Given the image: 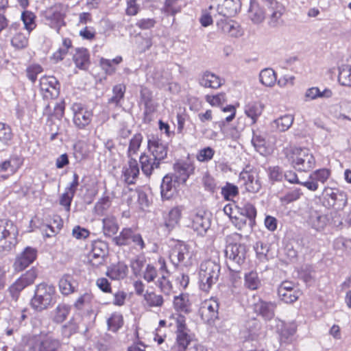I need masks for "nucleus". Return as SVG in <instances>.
<instances>
[{
    "label": "nucleus",
    "mask_w": 351,
    "mask_h": 351,
    "mask_svg": "<svg viewBox=\"0 0 351 351\" xmlns=\"http://www.w3.org/2000/svg\"><path fill=\"white\" fill-rule=\"evenodd\" d=\"M286 156L291 166L298 171H308L315 165L313 155L306 148H291L287 151Z\"/></svg>",
    "instance_id": "f257e3e1"
},
{
    "label": "nucleus",
    "mask_w": 351,
    "mask_h": 351,
    "mask_svg": "<svg viewBox=\"0 0 351 351\" xmlns=\"http://www.w3.org/2000/svg\"><path fill=\"white\" fill-rule=\"evenodd\" d=\"M221 267L213 260L203 261L199 266V283L201 290L208 292L219 279Z\"/></svg>",
    "instance_id": "f03ea898"
},
{
    "label": "nucleus",
    "mask_w": 351,
    "mask_h": 351,
    "mask_svg": "<svg viewBox=\"0 0 351 351\" xmlns=\"http://www.w3.org/2000/svg\"><path fill=\"white\" fill-rule=\"evenodd\" d=\"M56 288L52 285L40 283L36 287L34 295L31 300L33 308L38 311L47 309L55 303Z\"/></svg>",
    "instance_id": "7ed1b4c3"
},
{
    "label": "nucleus",
    "mask_w": 351,
    "mask_h": 351,
    "mask_svg": "<svg viewBox=\"0 0 351 351\" xmlns=\"http://www.w3.org/2000/svg\"><path fill=\"white\" fill-rule=\"evenodd\" d=\"M247 253V247L244 244L230 243L228 245L225 250V255L229 269L232 271H239L240 267L245 262Z\"/></svg>",
    "instance_id": "20e7f679"
},
{
    "label": "nucleus",
    "mask_w": 351,
    "mask_h": 351,
    "mask_svg": "<svg viewBox=\"0 0 351 351\" xmlns=\"http://www.w3.org/2000/svg\"><path fill=\"white\" fill-rule=\"evenodd\" d=\"M17 228L11 221H0V249L10 251L17 243Z\"/></svg>",
    "instance_id": "39448f33"
},
{
    "label": "nucleus",
    "mask_w": 351,
    "mask_h": 351,
    "mask_svg": "<svg viewBox=\"0 0 351 351\" xmlns=\"http://www.w3.org/2000/svg\"><path fill=\"white\" fill-rule=\"evenodd\" d=\"M193 256V251L189 245L182 241L177 242L171 249L169 258L171 263L176 267L180 263L187 265Z\"/></svg>",
    "instance_id": "423d86ee"
},
{
    "label": "nucleus",
    "mask_w": 351,
    "mask_h": 351,
    "mask_svg": "<svg viewBox=\"0 0 351 351\" xmlns=\"http://www.w3.org/2000/svg\"><path fill=\"white\" fill-rule=\"evenodd\" d=\"M36 277V269H31L18 278L9 288V293L12 300L16 302L20 292L26 287L33 284Z\"/></svg>",
    "instance_id": "0eeeda50"
},
{
    "label": "nucleus",
    "mask_w": 351,
    "mask_h": 351,
    "mask_svg": "<svg viewBox=\"0 0 351 351\" xmlns=\"http://www.w3.org/2000/svg\"><path fill=\"white\" fill-rule=\"evenodd\" d=\"M325 199L330 207L342 210L347 204V194L338 189L325 188Z\"/></svg>",
    "instance_id": "6e6552de"
},
{
    "label": "nucleus",
    "mask_w": 351,
    "mask_h": 351,
    "mask_svg": "<svg viewBox=\"0 0 351 351\" xmlns=\"http://www.w3.org/2000/svg\"><path fill=\"white\" fill-rule=\"evenodd\" d=\"M300 294V292L296 288L295 284L291 281L285 280L278 286V298L285 303L291 304L295 302Z\"/></svg>",
    "instance_id": "1a4fd4ad"
},
{
    "label": "nucleus",
    "mask_w": 351,
    "mask_h": 351,
    "mask_svg": "<svg viewBox=\"0 0 351 351\" xmlns=\"http://www.w3.org/2000/svg\"><path fill=\"white\" fill-rule=\"evenodd\" d=\"M219 304L215 299L204 301L199 309L202 319L208 324L213 322L218 317Z\"/></svg>",
    "instance_id": "9d476101"
},
{
    "label": "nucleus",
    "mask_w": 351,
    "mask_h": 351,
    "mask_svg": "<svg viewBox=\"0 0 351 351\" xmlns=\"http://www.w3.org/2000/svg\"><path fill=\"white\" fill-rule=\"evenodd\" d=\"M40 88L46 99L56 98L59 95V84L53 76H44L40 80Z\"/></svg>",
    "instance_id": "9b49d317"
},
{
    "label": "nucleus",
    "mask_w": 351,
    "mask_h": 351,
    "mask_svg": "<svg viewBox=\"0 0 351 351\" xmlns=\"http://www.w3.org/2000/svg\"><path fill=\"white\" fill-rule=\"evenodd\" d=\"M147 148L149 154L160 162L167 156L168 147L167 144L154 136L148 139Z\"/></svg>",
    "instance_id": "f8f14e48"
},
{
    "label": "nucleus",
    "mask_w": 351,
    "mask_h": 351,
    "mask_svg": "<svg viewBox=\"0 0 351 351\" xmlns=\"http://www.w3.org/2000/svg\"><path fill=\"white\" fill-rule=\"evenodd\" d=\"M37 256V250L31 247H27L19 254L14 263L15 271H21L32 264Z\"/></svg>",
    "instance_id": "ddd939ff"
},
{
    "label": "nucleus",
    "mask_w": 351,
    "mask_h": 351,
    "mask_svg": "<svg viewBox=\"0 0 351 351\" xmlns=\"http://www.w3.org/2000/svg\"><path fill=\"white\" fill-rule=\"evenodd\" d=\"M173 178L178 184H185L190 176L194 174L195 166L188 162H177L173 166Z\"/></svg>",
    "instance_id": "4468645a"
},
{
    "label": "nucleus",
    "mask_w": 351,
    "mask_h": 351,
    "mask_svg": "<svg viewBox=\"0 0 351 351\" xmlns=\"http://www.w3.org/2000/svg\"><path fill=\"white\" fill-rule=\"evenodd\" d=\"M107 254L106 243L97 241L92 244V250L88 254V260L93 266H99L104 262L105 257Z\"/></svg>",
    "instance_id": "2eb2a0df"
},
{
    "label": "nucleus",
    "mask_w": 351,
    "mask_h": 351,
    "mask_svg": "<svg viewBox=\"0 0 351 351\" xmlns=\"http://www.w3.org/2000/svg\"><path fill=\"white\" fill-rule=\"evenodd\" d=\"M239 178L249 192L257 193L261 188L258 173L256 170L242 171L240 173Z\"/></svg>",
    "instance_id": "dca6fc26"
},
{
    "label": "nucleus",
    "mask_w": 351,
    "mask_h": 351,
    "mask_svg": "<svg viewBox=\"0 0 351 351\" xmlns=\"http://www.w3.org/2000/svg\"><path fill=\"white\" fill-rule=\"evenodd\" d=\"M142 172L147 177L154 173L156 169H159L160 162L150 154L143 153L139 158Z\"/></svg>",
    "instance_id": "f3484780"
},
{
    "label": "nucleus",
    "mask_w": 351,
    "mask_h": 351,
    "mask_svg": "<svg viewBox=\"0 0 351 351\" xmlns=\"http://www.w3.org/2000/svg\"><path fill=\"white\" fill-rule=\"evenodd\" d=\"M180 184L175 182L172 176L167 174L164 176L161 186V197L163 199H170L176 193L177 187Z\"/></svg>",
    "instance_id": "a211bd4d"
},
{
    "label": "nucleus",
    "mask_w": 351,
    "mask_h": 351,
    "mask_svg": "<svg viewBox=\"0 0 351 351\" xmlns=\"http://www.w3.org/2000/svg\"><path fill=\"white\" fill-rule=\"evenodd\" d=\"M265 14L269 16V25L271 27H276L278 20L281 18L285 11V8L282 3L276 1L271 2L269 5L264 7Z\"/></svg>",
    "instance_id": "6ab92c4d"
},
{
    "label": "nucleus",
    "mask_w": 351,
    "mask_h": 351,
    "mask_svg": "<svg viewBox=\"0 0 351 351\" xmlns=\"http://www.w3.org/2000/svg\"><path fill=\"white\" fill-rule=\"evenodd\" d=\"M210 226V220L206 213H196L192 218V228L201 236L206 234Z\"/></svg>",
    "instance_id": "aec40b11"
},
{
    "label": "nucleus",
    "mask_w": 351,
    "mask_h": 351,
    "mask_svg": "<svg viewBox=\"0 0 351 351\" xmlns=\"http://www.w3.org/2000/svg\"><path fill=\"white\" fill-rule=\"evenodd\" d=\"M128 164L123 168V176L125 181L128 184L135 182L136 179L139 175V167L138 162L133 158H128Z\"/></svg>",
    "instance_id": "412c9836"
},
{
    "label": "nucleus",
    "mask_w": 351,
    "mask_h": 351,
    "mask_svg": "<svg viewBox=\"0 0 351 351\" xmlns=\"http://www.w3.org/2000/svg\"><path fill=\"white\" fill-rule=\"evenodd\" d=\"M276 307L274 302L261 300L254 305V310L265 320H271L275 315Z\"/></svg>",
    "instance_id": "4be33fe9"
},
{
    "label": "nucleus",
    "mask_w": 351,
    "mask_h": 351,
    "mask_svg": "<svg viewBox=\"0 0 351 351\" xmlns=\"http://www.w3.org/2000/svg\"><path fill=\"white\" fill-rule=\"evenodd\" d=\"M77 286V282L70 274H64L59 280L60 291L64 295L74 293Z\"/></svg>",
    "instance_id": "5701e85b"
},
{
    "label": "nucleus",
    "mask_w": 351,
    "mask_h": 351,
    "mask_svg": "<svg viewBox=\"0 0 351 351\" xmlns=\"http://www.w3.org/2000/svg\"><path fill=\"white\" fill-rule=\"evenodd\" d=\"M199 84L205 88H218L221 86L222 80L215 74L206 71L199 77Z\"/></svg>",
    "instance_id": "b1692460"
},
{
    "label": "nucleus",
    "mask_w": 351,
    "mask_h": 351,
    "mask_svg": "<svg viewBox=\"0 0 351 351\" xmlns=\"http://www.w3.org/2000/svg\"><path fill=\"white\" fill-rule=\"evenodd\" d=\"M73 60L77 68L86 70L90 64L88 51L85 48H77L73 54Z\"/></svg>",
    "instance_id": "393cba45"
},
{
    "label": "nucleus",
    "mask_w": 351,
    "mask_h": 351,
    "mask_svg": "<svg viewBox=\"0 0 351 351\" xmlns=\"http://www.w3.org/2000/svg\"><path fill=\"white\" fill-rule=\"evenodd\" d=\"M240 8V0H224L221 6H217V12L223 16H232L237 13Z\"/></svg>",
    "instance_id": "a878e982"
},
{
    "label": "nucleus",
    "mask_w": 351,
    "mask_h": 351,
    "mask_svg": "<svg viewBox=\"0 0 351 351\" xmlns=\"http://www.w3.org/2000/svg\"><path fill=\"white\" fill-rule=\"evenodd\" d=\"M61 347L60 341L51 337H47L41 340L34 347V351H59Z\"/></svg>",
    "instance_id": "bb28decb"
},
{
    "label": "nucleus",
    "mask_w": 351,
    "mask_h": 351,
    "mask_svg": "<svg viewBox=\"0 0 351 351\" xmlns=\"http://www.w3.org/2000/svg\"><path fill=\"white\" fill-rule=\"evenodd\" d=\"M128 272V266L122 262H119L108 268L106 275L112 280H120L126 277Z\"/></svg>",
    "instance_id": "cd10ccee"
},
{
    "label": "nucleus",
    "mask_w": 351,
    "mask_h": 351,
    "mask_svg": "<svg viewBox=\"0 0 351 351\" xmlns=\"http://www.w3.org/2000/svg\"><path fill=\"white\" fill-rule=\"evenodd\" d=\"M332 95V92L328 88L320 90L317 87H311L308 88L304 94V101H310L317 98H330Z\"/></svg>",
    "instance_id": "c85d7f7f"
},
{
    "label": "nucleus",
    "mask_w": 351,
    "mask_h": 351,
    "mask_svg": "<svg viewBox=\"0 0 351 351\" xmlns=\"http://www.w3.org/2000/svg\"><path fill=\"white\" fill-rule=\"evenodd\" d=\"M263 105L260 102L252 101L245 106V113L255 123L263 112Z\"/></svg>",
    "instance_id": "c756f323"
},
{
    "label": "nucleus",
    "mask_w": 351,
    "mask_h": 351,
    "mask_svg": "<svg viewBox=\"0 0 351 351\" xmlns=\"http://www.w3.org/2000/svg\"><path fill=\"white\" fill-rule=\"evenodd\" d=\"M71 308L69 305L65 304H59L56 308L51 312L52 320L57 323L60 324L63 322L69 315Z\"/></svg>",
    "instance_id": "7c9ffc66"
},
{
    "label": "nucleus",
    "mask_w": 351,
    "mask_h": 351,
    "mask_svg": "<svg viewBox=\"0 0 351 351\" xmlns=\"http://www.w3.org/2000/svg\"><path fill=\"white\" fill-rule=\"evenodd\" d=\"M145 305L150 308H160L163 305L164 300L161 295L156 294L154 291H147L143 294Z\"/></svg>",
    "instance_id": "2f4dec72"
},
{
    "label": "nucleus",
    "mask_w": 351,
    "mask_h": 351,
    "mask_svg": "<svg viewBox=\"0 0 351 351\" xmlns=\"http://www.w3.org/2000/svg\"><path fill=\"white\" fill-rule=\"evenodd\" d=\"M244 286L252 291L259 289L261 286V280L255 271H250L245 274Z\"/></svg>",
    "instance_id": "473e14b6"
},
{
    "label": "nucleus",
    "mask_w": 351,
    "mask_h": 351,
    "mask_svg": "<svg viewBox=\"0 0 351 351\" xmlns=\"http://www.w3.org/2000/svg\"><path fill=\"white\" fill-rule=\"evenodd\" d=\"M217 25L223 33L231 36L237 37L241 35L239 25L234 21H221Z\"/></svg>",
    "instance_id": "72a5a7b5"
},
{
    "label": "nucleus",
    "mask_w": 351,
    "mask_h": 351,
    "mask_svg": "<svg viewBox=\"0 0 351 351\" xmlns=\"http://www.w3.org/2000/svg\"><path fill=\"white\" fill-rule=\"evenodd\" d=\"M46 19L50 27L56 29L58 32H59L60 27L64 25V15L58 10L49 12Z\"/></svg>",
    "instance_id": "f704fd0d"
},
{
    "label": "nucleus",
    "mask_w": 351,
    "mask_h": 351,
    "mask_svg": "<svg viewBox=\"0 0 351 351\" xmlns=\"http://www.w3.org/2000/svg\"><path fill=\"white\" fill-rule=\"evenodd\" d=\"M260 82L267 87H272L276 82L275 71L270 68L263 69L259 74Z\"/></svg>",
    "instance_id": "c9c22d12"
},
{
    "label": "nucleus",
    "mask_w": 351,
    "mask_h": 351,
    "mask_svg": "<svg viewBox=\"0 0 351 351\" xmlns=\"http://www.w3.org/2000/svg\"><path fill=\"white\" fill-rule=\"evenodd\" d=\"M182 214V210L179 207L173 208L169 213L168 217L165 220L166 228L171 230L178 223Z\"/></svg>",
    "instance_id": "e433bc0d"
},
{
    "label": "nucleus",
    "mask_w": 351,
    "mask_h": 351,
    "mask_svg": "<svg viewBox=\"0 0 351 351\" xmlns=\"http://www.w3.org/2000/svg\"><path fill=\"white\" fill-rule=\"evenodd\" d=\"M119 230L117 219L114 217H107L103 219V230L106 236L111 237Z\"/></svg>",
    "instance_id": "4c0bfd02"
},
{
    "label": "nucleus",
    "mask_w": 351,
    "mask_h": 351,
    "mask_svg": "<svg viewBox=\"0 0 351 351\" xmlns=\"http://www.w3.org/2000/svg\"><path fill=\"white\" fill-rule=\"evenodd\" d=\"M338 81L345 86H351V66L343 64L339 67Z\"/></svg>",
    "instance_id": "58836bf2"
},
{
    "label": "nucleus",
    "mask_w": 351,
    "mask_h": 351,
    "mask_svg": "<svg viewBox=\"0 0 351 351\" xmlns=\"http://www.w3.org/2000/svg\"><path fill=\"white\" fill-rule=\"evenodd\" d=\"M293 121V115L285 114L274 120L273 124L280 132H285L292 125Z\"/></svg>",
    "instance_id": "ea45409f"
},
{
    "label": "nucleus",
    "mask_w": 351,
    "mask_h": 351,
    "mask_svg": "<svg viewBox=\"0 0 351 351\" xmlns=\"http://www.w3.org/2000/svg\"><path fill=\"white\" fill-rule=\"evenodd\" d=\"M134 232L130 228H123L113 240L117 245H126L131 243V239Z\"/></svg>",
    "instance_id": "a19ab883"
},
{
    "label": "nucleus",
    "mask_w": 351,
    "mask_h": 351,
    "mask_svg": "<svg viewBox=\"0 0 351 351\" xmlns=\"http://www.w3.org/2000/svg\"><path fill=\"white\" fill-rule=\"evenodd\" d=\"M125 89V85L121 84L114 86L112 88L113 95L108 99V104L115 106H119L121 100L123 99Z\"/></svg>",
    "instance_id": "79ce46f5"
},
{
    "label": "nucleus",
    "mask_w": 351,
    "mask_h": 351,
    "mask_svg": "<svg viewBox=\"0 0 351 351\" xmlns=\"http://www.w3.org/2000/svg\"><path fill=\"white\" fill-rule=\"evenodd\" d=\"M249 12L250 17L254 23H261L265 18V12L258 4L251 3Z\"/></svg>",
    "instance_id": "37998d69"
},
{
    "label": "nucleus",
    "mask_w": 351,
    "mask_h": 351,
    "mask_svg": "<svg viewBox=\"0 0 351 351\" xmlns=\"http://www.w3.org/2000/svg\"><path fill=\"white\" fill-rule=\"evenodd\" d=\"M143 141V136L141 134H136L130 139L129 147L127 152L128 158H132V156L136 154L139 150L141 143Z\"/></svg>",
    "instance_id": "c03bdc74"
},
{
    "label": "nucleus",
    "mask_w": 351,
    "mask_h": 351,
    "mask_svg": "<svg viewBox=\"0 0 351 351\" xmlns=\"http://www.w3.org/2000/svg\"><path fill=\"white\" fill-rule=\"evenodd\" d=\"M108 330L117 332L123 324V318L121 313H114L107 320Z\"/></svg>",
    "instance_id": "a18cd8bd"
},
{
    "label": "nucleus",
    "mask_w": 351,
    "mask_h": 351,
    "mask_svg": "<svg viewBox=\"0 0 351 351\" xmlns=\"http://www.w3.org/2000/svg\"><path fill=\"white\" fill-rule=\"evenodd\" d=\"M62 227V221L58 216H56L53 222L49 225L45 226L44 229L45 235L47 237H51L56 234Z\"/></svg>",
    "instance_id": "49530a36"
},
{
    "label": "nucleus",
    "mask_w": 351,
    "mask_h": 351,
    "mask_svg": "<svg viewBox=\"0 0 351 351\" xmlns=\"http://www.w3.org/2000/svg\"><path fill=\"white\" fill-rule=\"evenodd\" d=\"M92 115V112L87 110L77 116H73V123L78 128L82 129L90 123Z\"/></svg>",
    "instance_id": "de8ad7c7"
},
{
    "label": "nucleus",
    "mask_w": 351,
    "mask_h": 351,
    "mask_svg": "<svg viewBox=\"0 0 351 351\" xmlns=\"http://www.w3.org/2000/svg\"><path fill=\"white\" fill-rule=\"evenodd\" d=\"M35 15L30 11H24L21 14V20L24 24L25 29L30 33L36 26Z\"/></svg>",
    "instance_id": "09e8293b"
},
{
    "label": "nucleus",
    "mask_w": 351,
    "mask_h": 351,
    "mask_svg": "<svg viewBox=\"0 0 351 351\" xmlns=\"http://www.w3.org/2000/svg\"><path fill=\"white\" fill-rule=\"evenodd\" d=\"M19 167V160L17 158H10L0 164V171H9L12 174Z\"/></svg>",
    "instance_id": "8fccbe9b"
},
{
    "label": "nucleus",
    "mask_w": 351,
    "mask_h": 351,
    "mask_svg": "<svg viewBox=\"0 0 351 351\" xmlns=\"http://www.w3.org/2000/svg\"><path fill=\"white\" fill-rule=\"evenodd\" d=\"M173 306L178 311L188 313L189 311V304L187 296L180 295L174 297Z\"/></svg>",
    "instance_id": "3c124183"
},
{
    "label": "nucleus",
    "mask_w": 351,
    "mask_h": 351,
    "mask_svg": "<svg viewBox=\"0 0 351 351\" xmlns=\"http://www.w3.org/2000/svg\"><path fill=\"white\" fill-rule=\"evenodd\" d=\"M241 213L248 219V226L252 228L255 224V218L256 217L255 207L252 204L247 203L244 205Z\"/></svg>",
    "instance_id": "603ef678"
},
{
    "label": "nucleus",
    "mask_w": 351,
    "mask_h": 351,
    "mask_svg": "<svg viewBox=\"0 0 351 351\" xmlns=\"http://www.w3.org/2000/svg\"><path fill=\"white\" fill-rule=\"evenodd\" d=\"M188 331H176V341L174 344L186 349L192 340V337Z\"/></svg>",
    "instance_id": "864d4df0"
},
{
    "label": "nucleus",
    "mask_w": 351,
    "mask_h": 351,
    "mask_svg": "<svg viewBox=\"0 0 351 351\" xmlns=\"http://www.w3.org/2000/svg\"><path fill=\"white\" fill-rule=\"evenodd\" d=\"M310 221L312 227L317 230H319L323 229L326 225L327 218L324 215L315 213L311 215Z\"/></svg>",
    "instance_id": "5fc2aeb1"
},
{
    "label": "nucleus",
    "mask_w": 351,
    "mask_h": 351,
    "mask_svg": "<svg viewBox=\"0 0 351 351\" xmlns=\"http://www.w3.org/2000/svg\"><path fill=\"white\" fill-rule=\"evenodd\" d=\"M311 179L315 180L316 183L324 184L330 176V171L327 169H320L311 173Z\"/></svg>",
    "instance_id": "6e6d98bb"
},
{
    "label": "nucleus",
    "mask_w": 351,
    "mask_h": 351,
    "mask_svg": "<svg viewBox=\"0 0 351 351\" xmlns=\"http://www.w3.org/2000/svg\"><path fill=\"white\" fill-rule=\"evenodd\" d=\"M111 205V201L108 196L100 198L95 205V210L97 215H102Z\"/></svg>",
    "instance_id": "4d7b16f0"
},
{
    "label": "nucleus",
    "mask_w": 351,
    "mask_h": 351,
    "mask_svg": "<svg viewBox=\"0 0 351 351\" xmlns=\"http://www.w3.org/2000/svg\"><path fill=\"white\" fill-rule=\"evenodd\" d=\"M28 318V310L23 309L20 312L16 313L11 319L10 325H16L20 328L21 326L25 325L26 319Z\"/></svg>",
    "instance_id": "13d9d810"
},
{
    "label": "nucleus",
    "mask_w": 351,
    "mask_h": 351,
    "mask_svg": "<svg viewBox=\"0 0 351 351\" xmlns=\"http://www.w3.org/2000/svg\"><path fill=\"white\" fill-rule=\"evenodd\" d=\"M12 45L16 49H23L28 45V38L22 33H17L11 40Z\"/></svg>",
    "instance_id": "bf43d9fd"
},
{
    "label": "nucleus",
    "mask_w": 351,
    "mask_h": 351,
    "mask_svg": "<svg viewBox=\"0 0 351 351\" xmlns=\"http://www.w3.org/2000/svg\"><path fill=\"white\" fill-rule=\"evenodd\" d=\"M215 150L210 147L200 149L197 155V159L202 162L210 161L214 156Z\"/></svg>",
    "instance_id": "052dcab7"
},
{
    "label": "nucleus",
    "mask_w": 351,
    "mask_h": 351,
    "mask_svg": "<svg viewBox=\"0 0 351 351\" xmlns=\"http://www.w3.org/2000/svg\"><path fill=\"white\" fill-rule=\"evenodd\" d=\"M169 276H166L165 274H162V276L158 278L156 285L160 289L161 291L165 294H169L172 285L171 282L168 279Z\"/></svg>",
    "instance_id": "680f3d73"
},
{
    "label": "nucleus",
    "mask_w": 351,
    "mask_h": 351,
    "mask_svg": "<svg viewBox=\"0 0 351 351\" xmlns=\"http://www.w3.org/2000/svg\"><path fill=\"white\" fill-rule=\"evenodd\" d=\"M77 326L75 323L69 322L67 324L62 326V335L63 337L69 339L71 335L77 332Z\"/></svg>",
    "instance_id": "e2e57ef3"
},
{
    "label": "nucleus",
    "mask_w": 351,
    "mask_h": 351,
    "mask_svg": "<svg viewBox=\"0 0 351 351\" xmlns=\"http://www.w3.org/2000/svg\"><path fill=\"white\" fill-rule=\"evenodd\" d=\"M252 143L258 152H261L262 149L265 148V138L257 132H253Z\"/></svg>",
    "instance_id": "0e129e2a"
},
{
    "label": "nucleus",
    "mask_w": 351,
    "mask_h": 351,
    "mask_svg": "<svg viewBox=\"0 0 351 351\" xmlns=\"http://www.w3.org/2000/svg\"><path fill=\"white\" fill-rule=\"evenodd\" d=\"M43 71V68L39 64H33L28 66L26 69L27 76L32 82L34 83L37 78V75Z\"/></svg>",
    "instance_id": "69168bd1"
},
{
    "label": "nucleus",
    "mask_w": 351,
    "mask_h": 351,
    "mask_svg": "<svg viewBox=\"0 0 351 351\" xmlns=\"http://www.w3.org/2000/svg\"><path fill=\"white\" fill-rule=\"evenodd\" d=\"M158 276V271L155 267L147 265L143 272V278L147 282H154Z\"/></svg>",
    "instance_id": "338daca9"
},
{
    "label": "nucleus",
    "mask_w": 351,
    "mask_h": 351,
    "mask_svg": "<svg viewBox=\"0 0 351 351\" xmlns=\"http://www.w3.org/2000/svg\"><path fill=\"white\" fill-rule=\"evenodd\" d=\"M93 300V295L89 293H85L80 296L74 303L77 309H82L84 306L89 304Z\"/></svg>",
    "instance_id": "774afa93"
}]
</instances>
